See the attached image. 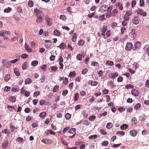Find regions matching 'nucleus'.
<instances>
[{
  "instance_id": "42",
  "label": "nucleus",
  "mask_w": 149,
  "mask_h": 149,
  "mask_svg": "<svg viewBox=\"0 0 149 149\" xmlns=\"http://www.w3.org/2000/svg\"><path fill=\"white\" fill-rule=\"evenodd\" d=\"M134 88L133 86L131 84H129L125 86V88L126 89H128L129 88Z\"/></svg>"
},
{
  "instance_id": "39",
  "label": "nucleus",
  "mask_w": 149,
  "mask_h": 149,
  "mask_svg": "<svg viewBox=\"0 0 149 149\" xmlns=\"http://www.w3.org/2000/svg\"><path fill=\"white\" fill-rule=\"evenodd\" d=\"M76 75V73L75 71L71 72L69 74V76L70 77H71L72 76H75Z\"/></svg>"
},
{
  "instance_id": "47",
  "label": "nucleus",
  "mask_w": 149,
  "mask_h": 149,
  "mask_svg": "<svg viewBox=\"0 0 149 149\" xmlns=\"http://www.w3.org/2000/svg\"><path fill=\"white\" fill-rule=\"evenodd\" d=\"M112 15L111 13V11H109L107 12L106 15V17L107 18H109Z\"/></svg>"
},
{
  "instance_id": "58",
  "label": "nucleus",
  "mask_w": 149,
  "mask_h": 149,
  "mask_svg": "<svg viewBox=\"0 0 149 149\" xmlns=\"http://www.w3.org/2000/svg\"><path fill=\"white\" fill-rule=\"evenodd\" d=\"M99 19L102 21H103L106 19V18H105V15H102L101 16H100L99 17Z\"/></svg>"
},
{
  "instance_id": "13",
  "label": "nucleus",
  "mask_w": 149,
  "mask_h": 149,
  "mask_svg": "<svg viewBox=\"0 0 149 149\" xmlns=\"http://www.w3.org/2000/svg\"><path fill=\"white\" fill-rule=\"evenodd\" d=\"M8 142L7 140L5 141L2 143V147L3 149L6 148L8 145Z\"/></svg>"
},
{
  "instance_id": "32",
  "label": "nucleus",
  "mask_w": 149,
  "mask_h": 149,
  "mask_svg": "<svg viewBox=\"0 0 149 149\" xmlns=\"http://www.w3.org/2000/svg\"><path fill=\"white\" fill-rule=\"evenodd\" d=\"M81 114L84 118L87 117L88 115V113L85 111H83L81 113Z\"/></svg>"
},
{
  "instance_id": "12",
  "label": "nucleus",
  "mask_w": 149,
  "mask_h": 149,
  "mask_svg": "<svg viewBox=\"0 0 149 149\" xmlns=\"http://www.w3.org/2000/svg\"><path fill=\"white\" fill-rule=\"evenodd\" d=\"M132 22L134 24L136 25L138 24L139 23V17H134L133 19Z\"/></svg>"
},
{
  "instance_id": "63",
  "label": "nucleus",
  "mask_w": 149,
  "mask_h": 149,
  "mask_svg": "<svg viewBox=\"0 0 149 149\" xmlns=\"http://www.w3.org/2000/svg\"><path fill=\"white\" fill-rule=\"evenodd\" d=\"M88 71V70L87 68L84 69L82 71L81 73L82 74H85Z\"/></svg>"
},
{
  "instance_id": "2",
  "label": "nucleus",
  "mask_w": 149,
  "mask_h": 149,
  "mask_svg": "<svg viewBox=\"0 0 149 149\" xmlns=\"http://www.w3.org/2000/svg\"><path fill=\"white\" fill-rule=\"evenodd\" d=\"M2 63L3 67L6 68H9L11 66L10 62L7 59H5L3 60Z\"/></svg>"
},
{
  "instance_id": "46",
  "label": "nucleus",
  "mask_w": 149,
  "mask_h": 149,
  "mask_svg": "<svg viewBox=\"0 0 149 149\" xmlns=\"http://www.w3.org/2000/svg\"><path fill=\"white\" fill-rule=\"evenodd\" d=\"M23 139L21 137H18L16 139V141L18 143H21L23 141Z\"/></svg>"
},
{
  "instance_id": "41",
  "label": "nucleus",
  "mask_w": 149,
  "mask_h": 149,
  "mask_svg": "<svg viewBox=\"0 0 149 149\" xmlns=\"http://www.w3.org/2000/svg\"><path fill=\"white\" fill-rule=\"evenodd\" d=\"M141 106V105L140 103H137L134 106V108L137 110Z\"/></svg>"
},
{
  "instance_id": "9",
  "label": "nucleus",
  "mask_w": 149,
  "mask_h": 149,
  "mask_svg": "<svg viewBox=\"0 0 149 149\" xmlns=\"http://www.w3.org/2000/svg\"><path fill=\"white\" fill-rule=\"evenodd\" d=\"M141 42L139 41H136L135 42V45H134V47L132 49L133 50H136L138 48H139L141 46Z\"/></svg>"
},
{
  "instance_id": "18",
  "label": "nucleus",
  "mask_w": 149,
  "mask_h": 149,
  "mask_svg": "<svg viewBox=\"0 0 149 149\" xmlns=\"http://www.w3.org/2000/svg\"><path fill=\"white\" fill-rule=\"evenodd\" d=\"M117 7H118L119 9L122 10L123 9L122 4H121L120 2H117L116 3Z\"/></svg>"
},
{
  "instance_id": "24",
  "label": "nucleus",
  "mask_w": 149,
  "mask_h": 149,
  "mask_svg": "<svg viewBox=\"0 0 149 149\" xmlns=\"http://www.w3.org/2000/svg\"><path fill=\"white\" fill-rule=\"evenodd\" d=\"M27 63L25 62L22 65V68L23 70H25L27 69Z\"/></svg>"
},
{
  "instance_id": "5",
  "label": "nucleus",
  "mask_w": 149,
  "mask_h": 149,
  "mask_svg": "<svg viewBox=\"0 0 149 149\" xmlns=\"http://www.w3.org/2000/svg\"><path fill=\"white\" fill-rule=\"evenodd\" d=\"M108 10V6L107 5L104 4L102 5L100 7L99 10L101 13H104Z\"/></svg>"
},
{
  "instance_id": "64",
  "label": "nucleus",
  "mask_w": 149,
  "mask_h": 149,
  "mask_svg": "<svg viewBox=\"0 0 149 149\" xmlns=\"http://www.w3.org/2000/svg\"><path fill=\"white\" fill-rule=\"evenodd\" d=\"M145 86L147 87H149V80H147L146 81Z\"/></svg>"
},
{
  "instance_id": "6",
  "label": "nucleus",
  "mask_w": 149,
  "mask_h": 149,
  "mask_svg": "<svg viewBox=\"0 0 149 149\" xmlns=\"http://www.w3.org/2000/svg\"><path fill=\"white\" fill-rule=\"evenodd\" d=\"M136 12L137 14L140 15L143 17L146 15V12H143L141 8L138 9L136 10Z\"/></svg>"
},
{
  "instance_id": "50",
  "label": "nucleus",
  "mask_w": 149,
  "mask_h": 149,
  "mask_svg": "<svg viewBox=\"0 0 149 149\" xmlns=\"http://www.w3.org/2000/svg\"><path fill=\"white\" fill-rule=\"evenodd\" d=\"M60 19H62L63 21H65L66 20V18L65 15H62L60 16Z\"/></svg>"
},
{
  "instance_id": "29",
  "label": "nucleus",
  "mask_w": 149,
  "mask_h": 149,
  "mask_svg": "<svg viewBox=\"0 0 149 149\" xmlns=\"http://www.w3.org/2000/svg\"><path fill=\"white\" fill-rule=\"evenodd\" d=\"M128 125L126 124H124L121 125L120 128L122 130H125L128 127Z\"/></svg>"
},
{
  "instance_id": "28",
  "label": "nucleus",
  "mask_w": 149,
  "mask_h": 149,
  "mask_svg": "<svg viewBox=\"0 0 149 149\" xmlns=\"http://www.w3.org/2000/svg\"><path fill=\"white\" fill-rule=\"evenodd\" d=\"M45 133L47 135H49L50 134L54 135L55 134V133L53 131H47L45 132Z\"/></svg>"
},
{
  "instance_id": "4",
  "label": "nucleus",
  "mask_w": 149,
  "mask_h": 149,
  "mask_svg": "<svg viewBox=\"0 0 149 149\" xmlns=\"http://www.w3.org/2000/svg\"><path fill=\"white\" fill-rule=\"evenodd\" d=\"M45 18L47 25L49 26H51L53 23L52 19L48 16H45Z\"/></svg>"
},
{
  "instance_id": "62",
  "label": "nucleus",
  "mask_w": 149,
  "mask_h": 149,
  "mask_svg": "<svg viewBox=\"0 0 149 149\" xmlns=\"http://www.w3.org/2000/svg\"><path fill=\"white\" fill-rule=\"evenodd\" d=\"M144 49L145 51H146V52L149 51V45H146L144 47Z\"/></svg>"
},
{
  "instance_id": "11",
  "label": "nucleus",
  "mask_w": 149,
  "mask_h": 149,
  "mask_svg": "<svg viewBox=\"0 0 149 149\" xmlns=\"http://www.w3.org/2000/svg\"><path fill=\"white\" fill-rule=\"evenodd\" d=\"M41 141L46 144H50L52 143V141L50 139H42Z\"/></svg>"
},
{
  "instance_id": "25",
  "label": "nucleus",
  "mask_w": 149,
  "mask_h": 149,
  "mask_svg": "<svg viewBox=\"0 0 149 149\" xmlns=\"http://www.w3.org/2000/svg\"><path fill=\"white\" fill-rule=\"evenodd\" d=\"M9 100L13 102H15L16 101V98L14 96H11L9 98Z\"/></svg>"
},
{
  "instance_id": "10",
  "label": "nucleus",
  "mask_w": 149,
  "mask_h": 149,
  "mask_svg": "<svg viewBox=\"0 0 149 149\" xmlns=\"http://www.w3.org/2000/svg\"><path fill=\"white\" fill-rule=\"evenodd\" d=\"M10 34L9 31H2L0 32V36H5Z\"/></svg>"
},
{
  "instance_id": "1",
  "label": "nucleus",
  "mask_w": 149,
  "mask_h": 149,
  "mask_svg": "<svg viewBox=\"0 0 149 149\" xmlns=\"http://www.w3.org/2000/svg\"><path fill=\"white\" fill-rule=\"evenodd\" d=\"M34 12L37 17L36 20V23L39 24L42 22L43 20V18L41 16L43 13L41 11L39 10L37 8H35L34 10Z\"/></svg>"
},
{
  "instance_id": "19",
  "label": "nucleus",
  "mask_w": 149,
  "mask_h": 149,
  "mask_svg": "<svg viewBox=\"0 0 149 149\" xmlns=\"http://www.w3.org/2000/svg\"><path fill=\"white\" fill-rule=\"evenodd\" d=\"M88 83L90 84L91 86H96L97 85V81H89L88 82Z\"/></svg>"
},
{
  "instance_id": "3",
  "label": "nucleus",
  "mask_w": 149,
  "mask_h": 149,
  "mask_svg": "<svg viewBox=\"0 0 149 149\" xmlns=\"http://www.w3.org/2000/svg\"><path fill=\"white\" fill-rule=\"evenodd\" d=\"M107 26L105 25L100 28V29L101 32V34L103 36V38L105 39L107 38V37H105V33L107 31Z\"/></svg>"
},
{
  "instance_id": "40",
  "label": "nucleus",
  "mask_w": 149,
  "mask_h": 149,
  "mask_svg": "<svg viewBox=\"0 0 149 149\" xmlns=\"http://www.w3.org/2000/svg\"><path fill=\"white\" fill-rule=\"evenodd\" d=\"M59 87V86L58 85H56V86H55L53 90V91L54 92H57L58 90V88Z\"/></svg>"
},
{
  "instance_id": "33",
  "label": "nucleus",
  "mask_w": 149,
  "mask_h": 149,
  "mask_svg": "<svg viewBox=\"0 0 149 149\" xmlns=\"http://www.w3.org/2000/svg\"><path fill=\"white\" fill-rule=\"evenodd\" d=\"M130 34L131 36H132V37L133 38H134V35L136 36L135 33V29H132L130 32ZM136 37V36H135Z\"/></svg>"
},
{
  "instance_id": "51",
  "label": "nucleus",
  "mask_w": 149,
  "mask_h": 149,
  "mask_svg": "<svg viewBox=\"0 0 149 149\" xmlns=\"http://www.w3.org/2000/svg\"><path fill=\"white\" fill-rule=\"evenodd\" d=\"M126 31V29L124 26L122 27L121 29L120 33L121 34H123L125 31Z\"/></svg>"
},
{
  "instance_id": "57",
  "label": "nucleus",
  "mask_w": 149,
  "mask_h": 149,
  "mask_svg": "<svg viewBox=\"0 0 149 149\" xmlns=\"http://www.w3.org/2000/svg\"><path fill=\"white\" fill-rule=\"evenodd\" d=\"M46 115V113L45 112H42L40 113L39 114V116L41 118H43Z\"/></svg>"
},
{
  "instance_id": "27",
  "label": "nucleus",
  "mask_w": 149,
  "mask_h": 149,
  "mask_svg": "<svg viewBox=\"0 0 149 149\" xmlns=\"http://www.w3.org/2000/svg\"><path fill=\"white\" fill-rule=\"evenodd\" d=\"M38 64V62L36 60L33 61L31 63V65L32 66H36Z\"/></svg>"
},
{
  "instance_id": "55",
  "label": "nucleus",
  "mask_w": 149,
  "mask_h": 149,
  "mask_svg": "<svg viewBox=\"0 0 149 149\" xmlns=\"http://www.w3.org/2000/svg\"><path fill=\"white\" fill-rule=\"evenodd\" d=\"M117 134H120L121 136L124 135L125 133L123 131H118L116 133Z\"/></svg>"
},
{
  "instance_id": "22",
  "label": "nucleus",
  "mask_w": 149,
  "mask_h": 149,
  "mask_svg": "<svg viewBox=\"0 0 149 149\" xmlns=\"http://www.w3.org/2000/svg\"><path fill=\"white\" fill-rule=\"evenodd\" d=\"M118 14V10L117 9H114L112 11V13H111L112 16L113 17L116 16Z\"/></svg>"
},
{
  "instance_id": "23",
  "label": "nucleus",
  "mask_w": 149,
  "mask_h": 149,
  "mask_svg": "<svg viewBox=\"0 0 149 149\" xmlns=\"http://www.w3.org/2000/svg\"><path fill=\"white\" fill-rule=\"evenodd\" d=\"M85 43V42L83 40H80L79 41L78 45L79 46H83Z\"/></svg>"
},
{
  "instance_id": "34",
  "label": "nucleus",
  "mask_w": 149,
  "mask_h": 149,
  "mask_svg": "<svg viewBox=\"0 0 149 149\" xmlns=\"http://www.w3.org/2000/svg\"><path fill=\"white\" fill-rule=\"evenodd\" d=\"M79 96V94L78 93H76L75 94L74 97V101H77L78 100Z\"/></svg>"
},
{
  "instance_id": "38",
  "label": "nucleus",
  "mask_w": 149,
  "mask_h": 149,
  "mask_svg": "<svg viewBox=\"0 0 149 149\" xmlns=\"http://www.w3.org/2000/svg\"><path fill=\"white\" fill-rule=\"evenodd\" d=\"M96 118V116L94 115H92L89 117L88 119L91 121L94 120Z\"/></svg>"
},
{
  "instance_id": "52",
  "label": "nucleus",
  "mask_w": 149,
  "mask_h": 149,
  "mask_svg": "<svg viewBox=\"0 0 149 149\" xmlns=\"http://www.w3.org/2000/svg\"><path fill=\"white\" fill-rule=\"evenodd\" d=\"M47 68V66L46 64L42 65L41 67V69L45 71L46 70Z\"/></svg>"
},
{
  "instance_id": "7",
  "label": "nucleus",
  "mask_w": 149,
  "mask_h": 149,
  "mask_svg": "<svg viewBox=\"0 0 149 149\" xmlns=\"http://www.w3.org/2000/svg\"><path fill=\"white\" fill-rule=\"evenodd\" d=\"M131 93L134 96L137 97L139 95V91L137 89H134L131 91Z\"/></svg>"
},
{
  "instance_id": "54",
  "label": "nucleus",
  "mask_w": 149,
  "mask_h": 149,
  "mask_svg": "<svg viewBox=\"0 0 149 149\" xmlns=\"http://www.w3.org/2000/svg\"><path fill=\"white\" fill-rule=\"evenodd\" d=\"M75 131H68V132L70 134H74L72 136H69V137L71 138H73L75 135Z\"/></svg>"
},
{
  "instance_id": "60",
  "label": "nucleus",
  "mask_w": 149,
  "mask_h": 149,
  "mask_svg": "<svg viewBox=\"0 0 149 149\" xmlns=\"http://www.w3.org/2000/svg\"><path fill=\"white\" fill-rule=\"evenodd\" d=\"M21 57L22 58H26L28 57V55L26 54H22Z\"/></svg>"
},
{
  "instance_id": "20",
  "label": "nucleus",
  "mask_w": 149,
  "mask_h": 149,
  "mask_svg": "<svg viewBox=\"0 0 149 149\" xmlns=\"http://www.w3.org/2000/svg\"><path fill=\"white\" fill-rule=\"evenodd\" d=\"M10 79V75L9 74L6 75L4 77V80L6 81H8Z\"/></svg>"
},
{
  "instance_id": "35",
  "label": "nucleus",
  "mask_w": 149,
  "mask_h": 149,
  "mask_svg": "<svg viewBox=\"0 0 149 149\" xmlns=\"http://www.w3.org/2000/svg\"><path fill=\"white\" fill-rule=\"evenodd\" d=\"M113 126L112 124L111 123H108L106 125V127L108 129H110Z\"/></svg>"
},
{
  "instance_id": "21",
  "label": "nucleus",
  "mask_w": 149,
  "mask_h": 149,
  "mask_svg": "<svg viewBox=\"0 0 149 149\" xmlns=\"http://www.w3.org/2000/svg\"><path fill=\"white\" fill-rule=\"evenodd\" d=\"M25 48L26 50L28 52H31L32 51V49L29 47L28 45H27L26 43H25Z\"/></svg>"
},
{
  "instance_id": "17",
  "label": "nucleus",
  "mask_w": 149,
  "mask_h": 149,
  "mask_svg": "<svg viewBox=\"0 0 149 149\" xmlns=\"http://www.w3.org/2000/svg\"><path fill=\"white\" fill-rule=\"evenodd\" d=\"M14 73L17 76H19L20 75L19 70L18 68H15L14 70Z\"/></svg>"
},
{
  "instance_id": "8",
  "label": "nucleus",
  "mask_w": 149,
  "mask_h": 149,
  "mask_svg": "<svg viewBox=\"0 0 149 149\" xmlns=\"http://www.w3.org/2000/svg\"><path fill=\"white\" fill-rule=\"evenodd\" d=\"M133 47V45L132 43L130 42H128L127 43L125 47V49L127 51H130L132 49Z\"/></svg>"
},
{
  "instance_id": "26",
  "label": "nucleus",
  "mask_w": 149,
  "mask_h": 149,
  "mask_svg": "<svg viewBox=\"0 0 149 149\" xmlns=\"http://www.w3.org/2000/svg\"><path fill=\"white\" fill-rule=\"evenodd\" d=\"M137 131H130V134L132 136H135L137 134Z\"/></svg>"
},
{
  "instance_id": "59",
  "label": "nucleus",
  "mask_w": 149,
  "mask_h": 149,
  "mask_svg": "<svg viewBox=\"0 0 149 149\" xmlns=\"http://www.w3.org/2000/svg\"><path fill=\"white\" fill-rule=\"evenodd\" d=\"M68 82V80L66 77H65L63 81V83L65 85H66Z\"/></svg>"
},
{
  "instance_id": "43",
  "label": "nucleus",
  "mask_w": 149,
  "mask_h": 149,
  "mask_svg": "<svg viewBox=\"0 0 149 149\" xmlns=\"http://www.w3.org/2000/svg\"><path fill=\"white\" fill-rule=\"evenodd\" d=\"M12 10V8L9 7H8L7 8L5 9L4 11L5 13H9Z\"/></svg>"
},
{
  "instance_id": "14",
  "label": "nucleus",
  "mask_w": 149,
  "mask_h": 149,
  "mask_svg": "<svg viewBox=\"0 0 149 149\" xmlns=\"http://www.w3.org/2000/svg\"><path fill=\"white\" fill-rule=\"evenodd\" d=\"M26 85L30 84L32 82V80L30 78H27L25 80Z\"/></svg>"
},
{
  "instance_id": "44",
  "label": "nucleus",
  "mask_w": 149,
  "mask_h": 149,
  "mask_svg": "<svg viewBox=\"0 0 149 149\" xmlns=\"http://www.w3.org/2000/svg\"><path fill=\"white\" fill-rule=\"evenodd\" d=\"M28 6L30 7H32L33 5V2L31 0H30L28 1Z\"/></svg>"
},
{
  "instance_id": "49",
  "label": "nucleus",
  "mask_w": 149,
  "mask_h": 149,
  "mask_svg": "<svg viewBox=\"0 0 149 149\" xmlns=\"http://www.w3.org/2000/svg\"><path fill=\"white\" fill-rule=\"evenodd\" d=\"M53 33L54 35L57 36H59L60 35L59 31L57 30L54 31Z\"/></svg>"
},
{
  "instance_id": "36",
  "label": "nucleus",
  "mask_w": 149,
  "mask_h": 149,
  "mask_svg": "<svg viewBox=\"0 0 149 149\" xmlns=\"http://www.w3.org/2000/svg\"><path fill=\"white\" fill-rule=\"evenodd\" d=\"M71 116L69 113H67L65 115V117L66 120H69Z\"/></svg>"
},
{
  "instance_id": "15",
  "label": "nucleus",
  "mask_w": 149,
  "mask_h": 149,
  "mask_svg": "<svg viewBox=\"0 0 149 149\" xmlns=\"http://www.w3.org/2000/svg\"><path fill=\"white\" fill-rule=\"evenodd\" d=\"M58 47L61 49H63L66 47V45L64 43L62 42L61 43L60 45L58 46Z\"/></svg>"
},
{
  "instance_id": "31",
  "label": "nucleus",
  "mask_w": 149,
  "mask_h": 149,
  "mask_svg": "<svg viewBox=\"0 0 149 149\" xmlns=\"http://www.w3.org/2000/svg\"><path fill=\"white\" fill-rule=\"evenodd\" d=\"M82 57H83V58L84 57V56H82L81 54H79L77 56L76 58L78 60L81 61L82 60Z\"/></svg>"
},
{
  "instance_id": "48",
  "label": "nucleus",
  "mask_w": 149,
  "mask_h": 149,
  "mask_svg": "<svg viewBox=\"0 0 149 149\" xmlns=\"http://www.w3.org/2000/svg\"><path fill=\"white\" fill-rule=\"evenodd\" d=\"M40 94V93L39 91H35L33 93V96L36 97H37Z\"/></svg>"
},
{
  "instance_id": "30",
  "label": "nucleus",
  "mask_w": 149,
  "mask_h": 149,
  "mask_svg": "<svg viewBox=\"0 0 149 149\" xmlns=\"http://www.w3.org/2000/svg\"><path fill=\"white\" fill-rule=\"evenodd\" d=\"M77 38L76 33H74L72 37V41L74 42H75Z\"/></svg>"
},
{
  "instance_id": "56",
  "label": "nucleus",
  "mask_w": 149,
  "mask_h": 149,
  "mask_svg": "<svg viewBox=\"0 0 149 149\" xmlns=\"http://www.w3.org/2000/svg\"><path fill=\"white\" fill-rule=\"evenodd\" d=\"M97 137V136L96 135H92L88 137L89 139H91L96 138Z\"/></svg>"
},
{
  "instance_id": "53",
  "label": "nucleus",
  "mask_w": 149,
  "mask_h": 149,
  "mask_svg": "<svg viewBox=\"0 0 149 149\" xmlns=\"http://www.w3.org/2000/svg\"><path fill=\"white\" fill-rule=\"evenodd\" d=\"M132 124L133 125H135L136 124L137 121L135 118H133L132 120Z\"/></svg>"
},
{
  "instance_id": "37",
  "label": "nucleus",
  "mask_w": 149,
  "mask_h": 149,
  "mask_svg": "<svg viewBox=\"0 0 149 149\" xmlns=\"http://www.w3.org/2000/svg\"><path fill=\"white\" fill-rule=\"evenodd\" d=\"M106 64L109 65H114L113 61H107L106 62Z\"/></svg>"
},
{
  "instance_id": "45",
  "label": "nucleus",
  "mask_w": 149,
  "mask_h": 149,
  "mask_svg": "<svg viewBox=\"0 0 149 149\" xmlns=\"http://www.w3.org/2000/svg\"><path fill=\"white\" fill-rule=\"evenodd\" d=\"M45 75H43L41 77V78L40 79V80L41 81V82L42 83L45 81Z\"/></svg>"
},
{
  "instance_id": "16",
  "label": "nucleus",
  "mask_w": 149,
  "mask_h": 149,
  "mask_svg": "<svg viewBox=\"0 0 149 149\" xmlns=\"http://www.w3.org/2000/svg\"><path fill=\"white\" fill-rule=\"evenodd\" d=\"M118 76V74L117 72H115L111 73L110 75V77L112 79H115Z\"/></svg>"
},
{
  "instance_id": "61",
  "label": "nucleus",
  "mask_w": 149,
  "mask_h": 149,
  "mask_svg": "<svg viewBox=\"0 0 149 149\" xmlns=\"http://www.w3.org/2000/svg\"><path fill=\"white\" fill-rule=\"evenodd\" d=\"M68 91L67 90H64L62 93V95L63 96H65L68 93Z\"/></svg>"
}]
</instances>
